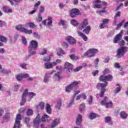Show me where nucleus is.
I'll list each match as a JSON object with an SVG mask.
<instances>
[{
    "label": "nucleus",
    "mask_w": 128,
    "mask_h": 128,
    "mask_svg": "<svg viewBox=\"0 0 128 128\" xmlns=\"http://www.w3.org/2000/svg\"><path fill=\"white\" fill-rule=\"evenodd\" d=\"M80 84V81H74L71 82L65 88V90L66 92H70L72 90L76 88L78 86V84Z\"/></svg>",
    "instance_id": "obj_1"
},
{
    "label": "nucleus",
    "mask_w": 128,
    "mask_h": 128,
    "mask_svg": "<svg viewBox=\"0 0 128 128\" xmlns=\"http://www.w3.org/2000/svg\"><path fill=\"white\" fill-rule=\"evenodd\" d=\"M108 86V82H105V84L98 83L96 86V88L98 90H101L99 96L100 98H102L104 94V92H106V86Z\"/></svg>",
    "instance_id": "obj_2"
},
{
    "label": "nucleus",
    "mask_w": 128,
    "mask_h": 128,
    "mask_svg": "<svg viewBox=\"0 0 128 128\" xmlns=\"http://www.w3.org/2000/svg\"><path fill=\"white\" fill-rule=\"evenodd\" d=\"M98 52V50L96 48L89 49L87 52H85L84 56H88V58H92Z\"/></svg>",
    "instance_id": "obj_3"
},
{
    "label": "nucleus",
    "mask_w": 128,
    "mask_h": 128,
    "mask_svg": "<svg viewBox=\"0 0 128 128\" xmlns=\"http://www.w3.org/2000/svg\"><path fill=\"white\" fill-rule=\"evenodd\" d=\"M100 104L102 106H106L107 108H112L114 106V103L112 101L108 102V97H105L103 100H102Z\"/></svg>",
    "instance_id": "obj_4"
},
{
    "label": "nucleus",
    "mask_w": 128,
    "mask_h": 128,
    "mask_svg": "<svg viewBox=\"0 0 128 128\" xmlns=\"http://www.w3.org/2000/svg\"><path fill=\"white\" fill-rule=\"evenodd\" d=\"M128 50V47H120L116 51V56L120 58V56H124V54H126V52Z\"/></svg>",
    "instance_id": "obj_5"
},
{
    "label": "nucleus",
    "mask_w": 128,
    "mask_h": 128,
    "mask_svg": "<svg viewBox=\"0 0 128 128\" xmlns=\"http://www.w3.org/2000/svg\"><path fill=\"white\" fill-rule=\"evenodd\" d=\"M16 29L17 30H20V32H24V34H32V30H28L24 28V26H22V25H19L16 26Z\"/></svg>",
    "instance_id": "obj_6"
},
{
    "label": "nucleus",
    "mask_w": 128,
    "mask_h": 128,
    "mask_svg": "<svg viewBox=\"0 0 128 128\" xmlns=\"http://www.w3.org/2000/svg\"><path fill=\"white\" fill-rule=\"evenodd\" d=\"M20 122H22V116L20 114H18L16 116L15 122L13 128H21L22 124H20Z\"/></svg>",
    "instance_id": "obj_7"
},
{
    "label": "nucleus",
    "mask_w": 128,
    "mask_h": 128,
    "mask_svg": "<svg viewBox=\"0 0 128 128\" xmlns=\"http://www.w3.org/2000/svg\"><path fill=\"white\" fill-rule=\"evenodd\" d=\"M28 94V90L25 89L22 93V102L20 103V106H24L26 102V96Z\"/></svg>",
    "instance_id": "obj_8"
},
{
    "label": "nucleus",
    "mask_w": 128,
    "mask_h": 128,
    "mask_svg": "<svg viewBox=\"0 0 128 128\" xmlns=\"http://www.w3.org/2000/svg\"><path fill=\"white\" fill-rule=\"evenodd\" d=\"M99 80L100 82H111V80H112V76L111 74H109L106 76L102 75L99 78Z\"/></svg>",
    "instance_id": "obj_9"
},
{
    "label": "nucleus",
    "mask_w": 128,
    "mask_h": 128,
    "mask_svg": "<svg viewBox=\"0 0 128 128\" xmlns=\"http://www.w3.org/2000/svg\"><path fill=\"white\" fill-rule=\"evenodd\" d=\"M88 24V22L87 19H84L82 22L78 24V26L77 30H82L84 28L86 27V26Z\"/></svg>",
    "instance_id": "obj_10"
},
{
    "label": "nucleus",
    "mask_w": 128,
    "mask_h": 128,
    "mask_svg": "<svg viewBox=\"0 0 128 128\" xmlns=\"http://www.w3.org/2000/svg\"><path fill=\"white\" fill-rule=\"evenodd\" d=\"M42 122V119H40V114H37V116L33 120V124L34 126L36 128H38L40 126V124Z\"/></svg>",
    "instance_id": "obj_11"
},
{
    "label": "nucleus",
    "mask_w": 128,
    "mask_h": 128,
    "mask_svg": "<svg viewBox=\"0 0 128 128\" xmlns=\"http://www.w3.org/2000/svg\"><path fill=\"white\" fill-rule=\"evenodd\" d=\"M42 24L44 26H52V18L50 16L48 17V19L42 22Z\"/></svg>",
    "instance_id": "obj_12"
},
{
    "label": "nucleus",
    "mask_w": 128,
    "mask_h": 128,
    "mask_svg": "<svg viewBox=\"0 0 128 128\" xmlns=\"http://www.w3.org/2000/svg\"><path fill=\"white\" fill-rule=\"evenodd\" d=\"M66 40L70 44H74L76 42V39L70 36H67Z\"/></svg>",
    "instance_id": "obj_13"
},
{
    "label": "nucleus",
    "mask_w": 128,
    "mask_h": 128,
    "mask_svg": "<svg viewBox=\"0 0 128 128\" xmlns=\"http://www.w3.org/2000/svg\"><path fill=\"white\" fill-rule=\"evenodd\" d=\"M72 64L68 62H65L64 68L67 70L66 72H70V71L72 70Z\"/></svg>",
    "instance_id": "obj_14"
},
{
    "label": "nucleus",
    "mask_w": 128,
    "mask_h": 128,
    "mask_svg": "<svg viewBox=\"0 0 128 128\" xmlns=\"http://www.w3.org/2000/svg\"><path fill=\"white\" fill-rule=\"evenodd\" d=\"M80 14V10L76 8H74L71 10L70 16L71 18H74L76 16H78Z\"/></svg>",
    "instance_id": "obj_15"
},
{
    "label": "nucleus",
    "mask_w": 128,
    "mask_h": 128,
    "mask_svg": "<svg viewBox=\"0 0 128 128\" xmlns=\"http://www.w3.org/2000/svg\"><path fill=\"white\" fill-rule=\"evenodd\" d=\"M50 116L44 114L42 116L41 118V121L42 122H50Z\"/></svg>",
    "instance_id": "obj_16"
},
{
    "label": "nucleus",
    "mask_w": 128,
    "mask_h": 128,
    "mask_svg": "<svg viewBox=\"0 0 128 128\" xmlns=\"http://www.w3.org/2000/svg\"><path fill=\"white\" fill-rule=\"evenodd\" d=\"M77 32L78 36H80L82 38L83 40H84V42L88 41V36H86L84 34L82 33V31L78 30H77Z\"/></svg>",
    "instance_id": "obj_17"
},
{
    "label": "nucleus",
    "mask_w": 128,
    "mask_h": 128,
    "mask_svg": "<svg viewBox=\"0 0 128 128\" xmlns=\"http://www.w3.org/2000/svg\"><path fill=\"white\" fill-rule=\"evenodd\" d=\"M122 36L120 34H118L116 35L113 40V42L114 44H118L120 42V40H122Z\"/></svg>",
    "instance_id": "obj_18"
},
{
    "label": "nucleus",
    "mask_w": 128,
    "mask_h": 128,
    "mask_svg": "<svg viewBox=\"0 0 128 128\" xmlns=\"http://www.w3.org/2000/svg\"><path fill=\"white\" fill-rule=\"evenodd\" d=\"M38 42L32 40L30 42V45L29 48H38Z\"/></svg>",
    "instance_id": "obj_19"
},
{
    "label": "nucleus",
    "mask_w": 128,
    "mask_h": 128,
    "mask_svg": "<svg viewBox=\"0 0 128 128\" xmlns=\"http://www.w3.org/2000/svg\"><path fill=\"white\" fill-rule=\"evenodd\" d=\"M44 68L47 70L52 68H54V64L52 62H45L44 63Z\"/></svg>",
    "instance_id": "obj_20"
},
{
    "label": "nucleus",
    "mask_w": 128,
    "mask_h": 128,
    "mask_svg": "<svg viewBox=\"0 0 128 128\" xmlns=\"http://www.w3.org/2000/svg\"><path fill=\"white\" fill-rule=\"evenodd\" d=\"M82 122V114H78L76 118V124L77 126L80 125Z\"/></svg>",
    "instance_id": "obj_21"
},
{
    "label": "nucleus",
    "mask_w": 128,
    "mask_h": 128,
    "mask_svg": "<svg viewBox=\"0 0 128 128\" xmlns=\"http://www.w3.org/2000/svg\"><path fill=\"white\" fill-rule=\"evenodd\" d=\"M60 122V118H56L53 120V121L52 122V124L50 125V128H56V126H58V124Z\"/></svg>",
    "instance_id": "obj_22"
},
{
    "label": "nucleus",
    "mask_w": 128,
    "mask_h": 128,
    "mask_svg": "<svg viewBox=\"0 0 128 128\" xmlns=\"http://www.w3.org/2000/svg\"><path fill=\"white\" fill-rule=\"evenodd\" d=\"M120 118L122 120H126L128 118V114L126 112L124 111H122L120 113Z\"/></svg>",
    "instance_id": "obj_23"
},
{
    "label": "nucleus",
    "mask_w": 128,
    "mask_h": 128,
    "mask_svg": "<svg viewBox=\"0 0 128 128\" xmlns=\"http://www.w3.org/2000/svg\"><path fill=\"white\" fill-rule=\"evenodd\" d=\"M79 110L81 114H84L86 110V104L82 103L79 106Z\"/></svg>",
    "instance_id": "obj_24"
},
{
    "label": "nucleus",
    "mask_w": 128,
    "mask_h": 128,
    "mask_svg": "<svg viewBox=\"0 0 128 128\" xmlns=\"http://www.w3.org/2000/svg\"><path fill=\"white\" fill-rule=\"evenodd\" d=\"M62 106V100H58L56 102V104H55V108L57 110H60V108Z\"/></svg>",
    "instance_id": "obj_25"
},
{
    "label": "nucleus",
    "mask_w": 128,
    "mask_h": 128,
    "mask_svg": "<svg viewBox=\"0 0 128 128\" xmlns=\"http://www.w3.org/2000/svg\"><path fill=\"white\" fill-rule=\"evenodd\" d=\"M38 48H34L32 47H28V52L31 55L36 54V50Z\"/></svg>",
    "instance_id": "obj_26"
},
{
    "label": "nucleus",
    "mask_w": 128,
    "mask_h": 128,
    "mask_svg": "<svg viewBox=\"0 0 128 128\" xmlns=\"http://www.w3.org/2000/svg\"><path fill=\"white\" fill-rule=\"evenodd\" d=\"M95 4L94 5V8H102V5L99 4L98 2H101L100 0H95Z\"/></svg>",
    "instance_id": "obj_27"
},
{
    "label": "nucleus",
    "mask_w": 128,
    "mask_h": 128,
    "mask_svg": "<svg viewBox=\"0 0 128 128\" xmlns=\"http://www.w3.org/2000/svg\"><path fill=\"white\" fill-rule=\"evenodd\" d=\"M120 90H122V86L118 84H117L116 85V88L114 91V94H118Z\"/></svg>",
    "instance_id": "obj_28"
},
{
    "label": "nucleus",
    "mask_w": 128,
    "mask_h": 128,
    "mask_svg": "<svg viewBox=\"0 0 128 128\" xmlns=\"http://www.w3.org/2000/svg\"><path fill=\"white\" fill-rule=\"evenodd\" d=\"M38 110H44V102H41L36 106Z\"/></svg>",
    "instance_id": "obj_29"
},
{
    "label": "nucleus",
    "mask_w": 128,
    "mask_h": 128,
    "mask_svg": "<svg viewBox=\"0 0 128 128\" xmlns=\"http://www.w3.org/2000/svg\"><path fill=\"white\" fill-rule=\"evenodd\" d=\"M90 30H92V28H90V26H87L85 27V28L84 29L83 32H84L86 34H90Z\"/></svg>",
    "instance_id": "obj_30"
},
{
    "label": "nucleus",
    "mask_w": 128,
    "mask_h": 128,
    "mask_svg": "<svg viewBox=\"0 0 128 128\" xmlns=\"http://www.w3.org/2000/svg\"><path fill=\"white\" fill-rule=\"evenodd\" d=\"M98 116H100V115L94 113H90L88 116L90 120H94V118H98Z\"/></svg>",
    "instance_id": "obj_31"
},
{
    "label": "nucleus",
    "mask_w": 128,
    "mask_h": 128,
    "mask_svg": "<svg viewBox=\"0 0 128 128\" xmlns=\"http://www.w3.org/2000/svg\"><path fill=\"white\" fill-rule=\"evenodd\" d=\"M28 102H30L32 98H34V96H36V94L34 92H28Z\"/></svg>",
    "instance_id": "obj_32"
},
{
    "label": "nucleus",
    "mask_w": 128,
    "mask_h": 128,
    "mask_svg": "<svg viewBox=\"0 0 128 128\" xmlns=\"http://www.w3.org/2000/svg\"><path fill=\"white\" fill-rule=\"evenodd\" d=\"M25 26H28L30 28H34L36 26L34 22H28L25 24Z\"/></svg>",
    "instance_id": "obj_33"
},
{
    "label": "nucleus",
    "mask_w": 128,
    "mask_h": 128,
    "mask_svg": "<svg viewBox=\"0 0 128 128\" xmlns=\"http://www.w3.org/2000/svg\"><path fill=\"white\" fill-rule=\"evenodd\" d=\"M105 122L107 124H112V118L110 116H106L104 118Z\"/></svg>",
    "instance_id": "obj_34"
},
{
    "label": "nucleus",
    "mask_w": 128,
    "mask_h": 128,
    "mask_svg": "<svg viewBox=\"0 0 128 128\" xmlns=\"http://www.w3.org/2000/svg\"><path fill=\"white\" fill-rule=\"evenodd\" d=\"M57 54L59 56H60L64 54V51L62 48H60L57 50Z\"/></svg>",
    "instance_id": "obj_35"
},
{
    "label": "nucleus",
    "mask_w": 128,
    "mask_h": 128,
    "mask_svg": "<svg viewBox=\"0 0 128 128\" xmlns=\"http://www.w3.org/2000/svg\"><path fill=\"white\" fill-rule=\"evenodd\" d=\"M46 112L48 114H52V107L48 104H46Z\"/></svg>",
    "instance_id": "obj_36"
},
{
    "label": "nucleus",
    "mask_w": 128,
    "mask_h": 128,
    "mask_svg": "<svg viewBox=\"0 0 128 128\" xmlns=\"http://www.w3.org/2000/svg\"><path fill=\"white\" fill-rule=\"evenodd\" d=\"M70 24L72 26H76L78 25V22L76 20H70Z\"/></svg>",
    "instance_id": "obj_37"
},
{
    "label": "nucleus",
    "mask_w": 128,
    "mask_h": 128,
    "mask_svg": "<svg viewBox=\"0 0 128 128\" xmlns=\"http://www.w3.org/2000/svg\"><path fill=\"white\" fill-rule=\"evenodd\" d=\"M61 62H62V60L60 59H57L56 60V61L53 62L52 64H53L54 66H58V64H60Z\"/></svg>",
    "instance_id": "obj_38"
},
{
    "label": "nucleus",
    "mask_w": 128,
    "mask_h": 128,
    "mask_svg": "<svg viewBox=\"0 0 128 128\" xmlns=\"http://www.w3.org/2000/svg\"><path fill=\"white\" fill-rule=\"evenodd\" d=\"M26 116H32L34 114V111L32 109H28L26 112Z\"/></svg>",
    "instance_id": "obj_39"
},
{
    "label": "nucleus",
    "mask_w": 128,
    "mask_h": 128,
    "mask_svg": "<svg viewBox=\"0 0 128 128\" xmlns=\"http://www.w3.org/2000/svg\"><path fill=\"white\" fill-rule=\"evenodd\" d=\"M50 56H46L44 58V62H50Z\"/></svg>",
    "instance_id": "obj_40"
},
{
    "label": "nucleus",
    "mask_w": 128,
    "mask_h": 128,
    "mask_svg": "<svg viewBox=\"0 0 128 128\" xmlns=\"http://www.w3.org/2000/svg\"><path fill=\"white\" fill-rule=\"evenodd\" d=\"M0 42H6L8 40L6 37L0 36Z\"/></svg>",
    "instance_id": "obj_41"
},
{
    "label": "nucleus",
    "mask_w": 128,
    "mask_h": 128,
    "mask_svg": "<svg viewBox=\"0 0 128 128\" xmlns=\"http://www.w3.org/2000/svg\"><path fill=\"white\" fill-rule=\"evenodd\" d=\"M48 54V50L46 48L42 49L41 52H40V54L42 56H44V54Z\"/></svg>",
    "instance_id": "obj_42"
},
{
    "label": "nucleus",
    "mask_w": 128,
    "mask_h": 128,
    "mask_svg": "<svg viewBox=\"0 0 128 128\" xmlns=\"http://www.w3.org/2000/svg\"><path fill=\"white\" fill-rule=\"evenodd\" d=\"M17 80H18V82H20L22 81V74H18L16 75V76Z\"/></svg>",
    "instance_id": "obj_43"
},
{
    "label": "nucleus",
    "mask_w": 128,
    "mask_h": 128,
    "mask_svg": "<svg viewBox=\"0 0 128 128\" xmlns=\"http://www.w3.org/2000/svg\"><path fill=\"white\" fill-rule=\"evenodd\" d=\"M74 98H73L71 99L70 102L68 104L67 107L68 108H70L71 106H72V104H74Z\"/></svg>",
    "instance_id": "obj_44"
},
{
    "label": "nucleus",
    "mask_w": 128,
    "mask_h": 128,
    "mask_svg": "<svg viewBox=\"0 0 128 128\" xmlns=\"http://www.w3.org/2000/svg\"><path fill=\"white\" fill-rule=\"evenodd\" d=\"M49 78H50V76H48V74H46L45 76L44 77V82H48Z\"/></svg>",
    "instance_id": "obj_45"
},
{
    "label": "nucleus",
    "mask_w": 128,
    "mask_h": 128,
    "mask_svg": "<svg viewBox=\"0 0 128 128\" xmlns=\"http://www.w3.org/2000/svg\"><path fill=\"white\" fill-rule=\"evenodd\" d=\"M88 104H90V106H91V104H92V96H88Z\"/></svg>",
    "instance_id": "obj_46"
},
{
    "label": "nucleus",
    "mask_w": 128,
    "mask_h": 128,
    "mask_svg": "<svg viewBox=\"0 0 128 128\" xmlns=\"http://www.w3.org/2000/svg\"><path fill=\"white\" fill-rule=\"evenodd\" d=\"M20 68H22L24 70H26V64L25 63L20 64H19Z\"/></svg>",
    "instance_id": "obj_47"
},
{
    "label": "nucleus",
    "mask_w": 128,
    "mask_h": 128,
    "mask_svg": "<svg viewBox=\"0 0 128 128\" xmlns=\"http://www.w3.org/2000/svg\"><path fill=\"white\" fill-rule=\"evenodd\" d=\"M10 118V113L8 112H6L4 116V118H5V120H8Z\"/></svg>",
    "instance_id": "obj_48"
},
{
    "label": "nucleus",
    "mask_w": 128,
    "mask_h": 128,
    "mask_svg": "<svg viewBox=\"0 0 128 128\" xmlns=\"http://www.w3.org/2000/svg\"><path fill=\"white\" fill-rule=\"evenodd\" d=\"M40 1L37 2L34 5V8H36V10H38V8L40 6Z\"/></svg>",
    "instance_id": "obj_49"
},
{
    "label": "nucleus",
    "mask_w": 128,
    "mask_h": 128,
    "mask_svg": "<svg viewBox=\"0 0 128 128\" xmlns=\"http://www.w3.org/2000/svg\"><path fill=\"white\" fill-rule=\"evenodd\" d=\"M54 76L55 78H58V80H60V78H62V76H60V72L56 73L54 74Z\"/></svg>",
    "instance_id": "obj_50"
},
{
    "label": "nucleus",
    "mask_w": 128,
    "mask_h": 128,
    "mask_svg": "<svg viewBox=\"0 0 128 128\" xmlns=\"http://www.w3.org/2000/svg\"><path fill=\"white\" fill-rule=\"evenodd\" d=\"M82 68V66H79L77 68H74V72H80V70Z\"/></svg>",
    "instance_id": "obj_51"
},
{
    "label": "nucleus",
    "mask_w": 128,
    "mask_h": 128,
    "mask_svg": "<svg viewBox=\"0 0 128 128\" xmlns=\"http://www.w3.org/2000/svg\"><path fill=\"white\" fill-rule=\"evenodd\" d=\"M22 42L24 44H26V38L24 36H22Z\"/></svg>",
    "instance_id": "obj_52"
},
{
    "label": "nucleus",
    "mask_w": 128,
    "mask_h": 128,
    "mask_svg": "<svg viewBox=\"0 0 128 128\" xmlns=\"http://www.w3.org/2000/svg\"><path fill=\"white\" fill-rule=\"evenodd\" d=\"M100 62V60L98 58L96 59V60L94 62V66L96 68H98V62Z\"/></svg>",
    "instance_id": "obj_53"
},
{
    "label": "nucleus",
    "mask_w": 128,
    "mask_h": 128,
    "mask_svg": "<svg viewBox=\"0 0 128 128\" xmlns=\"http://www.w3.org/2000/svg\"><path fill=\"white\" fill-rule=\"evenodd\" d=\"M110 70L108 69H105L103 72H102V74H110Z\"/></svg>",
    "instance_id": "obj_54"
},
{
    "label": "nucleus",
    "mask_w": 128,
    "mask_h": 128,
    "mask_svg": "<svg viewBox=\"0 0 128 128\" xmlns=\"http://www.w3.org/2000/svg\"><path fill=\"white\" fill-rule=\"evenodd\" d=\"M44 12V7L42 6H40L39 10V12H40V14H42Z\"/></svg>",
    "instance_id": "obj_55"
},
{
    "label": "nucleus",
    "mask_w": 128,
    "mask_h": 128,
    "mask_svg": "<svg viewBox=\"0 0 128 128\" xmlns=\"http://www.w3.org/2000/svg\"><path fill=\"white\" fill-rule=\"evenodd\" d=\"M22 78H28L30 77V75L28 74H22Z\"/></svg>",
    "instance_id": "obj_56"
},
{
    "label": "nucleus",
    "mask_w": 128,
    "mask_h": 128,
    "mask_svg": "<svg viewBox=\"0 0 128 128\" xmlns=\"http://www.w3.org/2000/svg\"><path fill=\"white\" fill-rule=\"evenodd\" d=\"M66 24V22L62 20L59 22V26H64V24Z\"/></svg>",
    "instance_id": "obj_57"
},
{
    "label": "nucleus",
    "mask_w": 128,
    "mask_h": 128,
    "mask_svg": "<svg viewBox=\"0 0 128 128\" xmlns=\"http://www.w3.org/2000/svg\"><path fill=\"white\" fill-rule=\"evenodd\" d=\"M36 10H36V8H34V10H33L30 11L29 12V14H36Z\"/></svg>",
    "instance_id": "obj_58"
},
{
    "label": "nucleus",
    "mask_w": 128,
    "mask_h": 128,
    "mask_svg": "<svg viewBox=\"0 0 128 128\" xmlns=\"http://www.w3.org/2000/svg\"><path fill=\"white\" fill-rule=\"evenodd\" d=\"M104 12H106L105 10H97L96 13L100 14L101 16L104 14Z\"/></svg>",
    "instance_id": "obj_59"
},
{
    "label": "nucleus",
    "mask_w": 128,
    "mask_h": 128,
    "mask_svg": "<svg viewBox=\"0 0 128 128\" xmlns=\"http://www.w3.org/2000/svg\"><path fill=\"white\" fill-rule=\"evenodd\" d=\"M124 22V20H122L121 22H120L119 24L117 25V28H120L122 26V24Z\"/></svg>",
    "instance_id": "obj_60"
},
{
    "label": "nucleus",
    "mask_w": 128,
    "mask_h": 128,
    "mask_svg": "<svg viewBox=\"0 0 128 128\" xmlns=\"http://www.w3.org/2000/svg\"><path fill=\"white\" fill-rule=\"evenodd\" d=\"M20 36V34H15L14 35V40H16L18 38V37Z\"/></svg>",
    "instance_id": "obj_61"
},
{
    "label": "nucleus",
    "mask_w": 128,
    "mask_h": 128,
    "mask_svg": "<svg viewBox=\"0 0 128 128\" xmlns=\"http://www.w3.org/2000/svg\"><path fill=\"white\" fill-rule=\"evenodd\" d=\"M110 22V20L108 19H103L102 22L104 24H108Z\"/></svg>",
    "instance_id": "obj_62"
},
{
    "label": "nucleus",
    "mask_w": 128,
    "mask_h": 128,
    "mask_svg": "<svg viewBox=\"0 0 128 128\" xmlns=\"http://www.w3.org/2000/svg\"><path fill=\"white\" fill-rule=\"evenodd\" d=\"M92 74L94 76H96L98 74V70H96L93 72Z\"/></svg>",
    "instance_id": "obj_63"
},
{
    "label": "nucleus",
    "mask_w": 128,
    "mask_h": 128,
    "mask_svg": "<svg viewBox=\"0 0 128 128\" xmlns=\"http://www.w3.org/2000/svg\"><path fill=\"white\" fill-rule=\"evenodd\" d=\"M106 26V24L104 23H102L100 25V28H104Z\"/></svg>",
    "instance_id": "obj_64"
}]
</instances>
